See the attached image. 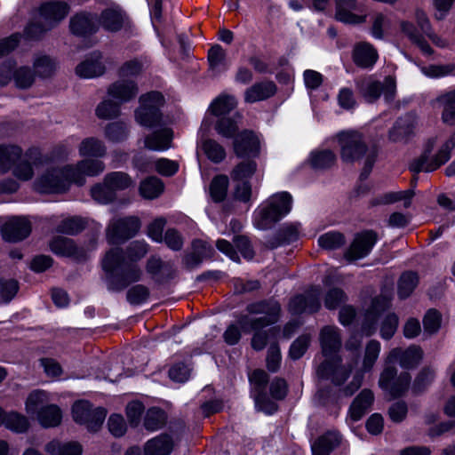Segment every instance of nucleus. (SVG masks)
<instances>
[{"label": "nucleus", "mask_w": 455, "mask_h": 455, "mask_svg": "<svg viewBox=\"0 0 455 455\" xmlns=\"http://www.w3.org/2000/svg\"><path fill=\"white\" fill-rule=\"evenodd\" d=\"M148 252V244L142 241L131 243L125 251L122 248L110 249L102 259L108 289L120 292L131 283L140 280L142 271L136 261Z\"/></svg>", "instance_id": "nucleus-1"}, {"label": "nucleus", "mask_w": 455, "mask_h": 455, "mask_svg": "<svg viewBox=\"0 0 455 455\" xmlns=\"http://www.w3.org/2000/svg\"><path fill=\"white\" fill-rule=\"evenodd\" d=\"M246 310L251 315H260L258 317L243 315L238 318V323L244 332H254L251 345L254 350L260 351L267 346L270 334L277 331L275 329H263L278 322L281 305L275 299L261 300L249 304Z\"/></svg>", "instance_id": "nucleus-2"}, {"label": "nucleus", "mask_w": 455, "mask_h": 455, "mask_svg": "<svg viewBox=\"0 0 455 455\" xmlns=\"http://www.w3.org/2000/svg\"><path fill=\"white\" fill-rule=\"evenodd\" d=\"M340 147V157L344 163H355L365 157L360 180H366L376 162L378 151L375 147L368 148L363 137L355 131L341 132L337 135Z\"/></svg>", "instance_id": "nucleus-3"}, {"label": "nucleus", "mask_w": 455, "mask_h": 455, "mask_svg": "<svg viewBox=\"0 0 455 455\" xmlns=\"http://www.w3.org/2000/svg\"><path fill=\"white\" fill-rule=\"evenodd\" d=\"M291 200V196L287 192H282L268 198L259 211V216L255 220L256 228L262 230L269 229L290 212Z\"/></svg>", "instance_id": "nucleus-4"}, {"label": "nucleus", "mask_w": 455, "mask_h": 455, "mask_svg": "<svg viewBox=\"0 0 455 455\" xmlns=\"http://www.w3.org/2000/svg\"><path fill=\"white\" fill-rule=\"evenodd\" d=\"M140 107L135 110V120L142 126L152 128L161 124L160 108L164 104V98L159 92H150L140 97Z\"/></svg>", "instance_id": "nucleus-5"}, {"label": "nucleus", "mask_w": 455, "mask_h": 455, "mask_svg": "<svg viewBox=\"0 0 455 455\" xmlns=\"http://www.w3.org/2000/svg\"><path fill=\"white\" fill-rule=\"evenodd\" d=\"M433 145L428 147L421 156L413 160L410 164V170L415 173L420 172H430L438 169L451 158V152L455 148V132L450 139L441 147L438 152L430 158Z\"/></svg>", "instance_id": "nucleus-6"}, {"label": "nucleus", "mask_w": 455, "mask_h": 455, "mask_svg": "<svg viewBox=\"0 0 455 455\" xmlns=\"http://www.w3.org/2000/svg\"><path fill=\"white\" fill-rule=\"evenodd\" d=\"M50 401L49 395L43 390L31 392L26 400L27 412L36 415L44 427H50L54 424L55 408L50 404Z\"/></svg>", "instance_id": "nucleus-7"}, {"label": "nucleus", "mask_w": 455, "mask_h": 455, "mask_svg": "<svg viewBox=\"0 0 455 455\" xmlns=\"http://www.w3.org/2000/svg\"><path fill=\"white\" fill-rule=\"evenodd\" d=\"M72 415L76 423L86 425L91 432H97L105 420L107 411L102 407L92 409L88 401L79 400L72 406Z\"/></svg>", "instance_id": "nucleus-8"}, {"label": "nucleus", "mask_w": 455, "mask_h": 455, "mask_svg": "<svg viewBox=\"0 0 455 455\" xmlns=\"http://www.w3.org/2000/svg\"><path fill=\"white\" fill-rule=\"evenodd\" d=\"M140 227V220L135 216L113 219L107 228L106 236L110 243H122L133 237Z\"/></svg>", "instance_id": "nucleus-9"}, {"label": "nucleus", "mask_w": 455, "mask_h": 455, "mask_svg": "<svg viewBox=\"0 0 455 455\" xmlns=\"http://www.w3.org/2000/svg\"><path fill=\"white\" fill-rule=\"evenodd\" d=\"M37 171L35 188L42 194L54 193L57 188L56 163L53 158L41 156L34 161Z\"/></svg>", "instance_id": "nucleus-10"}, {"label": "nucleus", "mask_w": 455, "mask_h": 455, "mask_svg": "<svg viewBox=\"0 0 455 455\" xmlns=\"http://www.w3.org/2000/svg\"><path fill=\"white\" fill-rule=\"evenodd\" d=\"M353 370L351 364H343L339 356L324 360L316 370L319 379L330 380L335 386H340L348 379Z\"/></svg>", "instance_id": "nucleus-11"}, {"label": "nucleus", "mask_w": 455, "mask_h": 455, "mask_svg": "<svg viewBox=\"0 0 455 455\" xmlns=\"http://www.w3.org/2000/svg\"><path fill=\"white\" fill-rule=\"evenodd\" d=\"M313 6L317 11H323L330 0H312ZM335 19L349 25H356L365 22L366 16L356 15L353 12L357 8L356 0H335Z\"/></svg>", "instance_id": "nucleus-12"}, {"label": "nucleus", "mask_w": 455, "mask_h": 455, "mask_svg": "<svg viewBox=\"0 0 455 455\" xmlns=\"http://www.w3.org/2000/svg\"><path fill=\"white\" fill-rule=\"evenodd\" d=\"M321 291L319 287H314L303 294L294 296L289 303V311L293 315L303 313H315L321 307L319 300Z\"/></svg>", "instance_id": "nucleus-13"}, {"label": "nucleus", "mask_w": 455, "mask_h": 455, "mask_svg": "<svg viewBox=\"0 0 455 455\" xmlns=\"http://www.w3.org/2000/svg\"><path fill=\"white\" fill-rule=\"evenodd\" d=\"M57 19V6L55 4H45L42 6L39 20L29 24L25 30L28 38H38L44 32L54 27Z\"/></svg>", "instance_id": "nucleus-14"}, {"label": "nucleus", "mask_w": 455, "mask_h": 455, "mask_svg": "<svg viewBox=\"0 0 455 455\" xmlns=\"http://www.w3.org/2000/svg\"><path fill=\"white\" fill-rule=\"evenodd\" d=\"M377 239V234L371 230L356 235L349 248L345 251V259L353 261L364 258L370 253Z\"/></svg>", "instance_id": "nucleus-15"}, {"label": "nucleus", "mask_w": 455, "mask_h": 455, "mask_svg": "<svg viewBox=\"0 0 455 455\" xmlns=\"http://www.w3.org/2000/svg\"><path fill=\"white\" fill-rule=\"evenodd\" d=\"M12 79L18 87L28 88L33 84L34 76L27 68L15 69V63L8 60L0 67V85L7 84Z\"/></svg>", "instance_id": "nucleus-16"}, {"label": "nucleus", "mask_w": 455, "mask_h": 455, "mask_svg": "<svg viewBox=\"0 0 455 455\" xmlns=\"http://www.w3.org/2000/svg\"><path fill=\"white\" fill-rule=\"evenodd\" d=\"M31 232L29 221L21 217H13L8 220L2 228L4 240L19 242L28 236Z\"/></svg>", "instance_id": "nucleus-17"}, {"label": "nucleus", "mask_w": 455, "mask_h": 455, "mask_svg": "<svg viewBox=\"0 0 455 455\" xmlns=\"http://www.w3.org/2000/svg\"><path fill=\"white\" fill-rule=\"evenodd\" d=\"M319 341L324 356H331L338 353L342 346V338L338 327L323 326L319 332Z\"/></svg>", "instance_id": "nucleus-18"}, {"label": "nucleus", "mask_w": 455, "mask_h": 455, "mask_svg": "<svg viewBox=\"0 0 455 455\" xmlns=\"http://www.w3.org/2000/svg\"><path fill=\"white\" fill-rule=\"evenodd\" d=\"M388 307L389 301L387 298L379 297L372 299L362 323V331L365 336H371L376 331L379 317Z\"/></svg>", "instance_id": "nucleus-19"}, {"label": "nucleus", "mask_w": 455, "mask_h": 455, "mask_svg": "<svg viewBox=\"0 0 455 455\" xmlns=\"http://www.w3.org/2000/svg\"><path fill=\"white\" fill-rule=\"evenodd\" d=\"M85 182L86 179L76 164H66L59 168V194L68 192L72 185L83 187Z\"/></svg>", "instance_id": "nucleus-20"}, {"label": "nucleus", "mask_w": 455, "mask_h": 455, "mask_svg": "<svg viewBox=\"0 0 455 455\" xmlns=\"http://www.w3.org/2000/svg\"><path fill=\"white\" fill-rule=\"evenodd\" d=\"M359 90L366 101L373 102L379 98L382 92H384L386 97H393L395 94V84L391 77H387L384 84L378 81L367 82L362 84Z\"/></svg>", "instance_id": "nucleus-21"}, {"label": "nucleus", "mask_w": 455, "mask_h": 455, "mask_svg": "<svg viewBox=\"0 0 455 455\" xmlns=\"http://www.w3.org/2000/svg\"><path fill=\"white\" fill-rule=\"evenodd\" d=\"M107 92L109 97L122 104L135 99L139 93V88L134 81L121 79L111 84Z\"/></svg>", "instance_id": "nucleus-22"}, {"label": "nucleus", "mask_w": 455, "mask_h": 455, "mask_svg": "<svg viewBox=\"0 0 455 455\" xmlns=\"http://www.w3.org/2000/svg\"><path fill=\"white\" fill-rule=\"evenodd\" d=\"M191 252L183 258V263L188 269L199 266L204 259H210L214 254V249L206 242L196 239L191 244Z\"/></svg>", "instance_id": "nucleus-23"}, {"label": "nucleus", "mask_w": 455, "mask_h": 455, "mask_svg": "<svg viewBox=\"0 0 455 455\" xmlns=\"http://www.w3.org/2000/svg\"><path fill=\"white\" fill-rule=\"evenodd\" d=\"M106 71L102 62V55L93 52L76 68V73L82 78H93L102 76Z\"/></svg>", "instance_id": "nucleus-24"}, {"label": "nucleus", "mask_w": 455, "mask_h": 455, "mask_svg": "<svg viewBox=\"0 0 455 455\" xmlns=\"http://www.w3.org/2000/svg\"><path fill=\"white\" fill-rule=\"evenodd\" d=\"M423 352L420 347L411 346L407 349L396 347L392 349L388 355V360L399 361L400 365L405 369H412L416 367L421 361Z\"/></svg>", "instance_id": "nucleus-25"}, {"label": "nucleus", "mask_w": 455, "mask_h": 455, "mask_svg": "<svg viewBox=\"0 0 455 455\" xmlns=\"http://www.w3.org/2000/svg\"><path fill=\"white\" fill-rule=\"evenodd\" d=\"M70 30L77 36H88L99 30L98 17L92 13H78L70 20Z\"/></svg>", "instance_id": "nucleus-26"}, {"label": "nucleus", "mask_w": 455, "mask_h": 455, "mask_svg": "<svg viewBox=\"0 0 455 455\" xmlns=\"http://www.w3.org/2000/svg\"><path fill=\"white\" fill-rule=\"evenodd\" d=\"M259 141L251 131L245 130L234 139V151L239 157L259 153Z\"/></svg>", "instance_id": "nucleus-27"}, {"label": "nucleus", "mask_w": 455, "mask_h": 455, "mask_svg": "<svg viewBox=\"0 0 455 455\" xmlns=\"http://www.w3.org/2000/svg\"><path fill=\"white\" fill-rule=\"evenodd\" d=\"M416 123V116L411 113L398 118L389 131V140L393 142L407 141L408 138L413 132Z\"/></svg>", "instance_id": "nucleus-28"}, {"label": "nucleus", "mask_w": 455, "mask_h": 455, "mask_svg": "<svg viewBox=\"0 0 455 455\" xmlns=\"http://www.w3.org/2000/svg\"><path fill=\"white\" fill-rule=\"evenodd\" d=\"M378 57L377 50L367 42H360L354 47L353 60L359 68H371L376 63Z\"/></svg>", "instance_id": "nucleus-29"}, {"label": "nucleus", "mask_w": 455, "mask_h": 455, "mask_svg": "<svg viewBox=\"0 0 455 455\" xmlns=\"http://www.w3.org/2000/svg\"><path fill=\"white\" fill-rule=\"evenodd\" d=\"M276 85L272 81H262L250 86L244 92V100L247 103H254L265 100L275 95Z\"/></svg>", "instance_id": "nucleus-30"}, {"label": "nucleus", "mask_w": 455, "mask_h": 455, "mask_svg": "<svg viewBox=\"0 0 455 455\" xmlns=\"http://www.w3.org/2000/svg\"><path fill=\"white\" fill-rule=\"evenodd\" d=\"M341 442L339 433L328 431L320 435L311 445L313 455H329Z\"/></svg>", "instance_id": "nucleus-31"}, {"label": "nucleus", "mask_w": 455, "mask_h": 455, "mask_svg": "<svg viewBox=\"0 0 455 455\" xmlns=\"http://www.w3.org/2000/svg\"><path fill=\"white\" fill-rule=\"evenodd\" d=\"M125 14L119 8H108L104 10L99 20V26L109 32L119 31L124 23Z\"/></svg>", "instance_id": "nucleus-32"}, {"label": "nucleus", "mask_w": 455, "mask_h": 455, "mask_svg": "<svg viewBox=\"0 0 455 455\" xmlns=\"http://www.w3.org/2000/svg\"><path fill=\"white\" fill-rule=\"evenodd\" d=\"M374 400V395L371 390L363 389L360 394L354 399L349 408L350 418L354 421L361 419L363 415L371 408Z\"/></svg>", "instance_id": "nucleus-33"}, {"label": "nucleus", "mask_w": 455, "mask_h": 455, "mask_svg": "<svg viewBox=\"0 0 455 455\" xmlns=\"http://www.w3.org/2000/svg\"><path fill=\"white\" fill-rule=\"evenodd\" d=\"M173 450V441L166 434L148 441L144 447L145 455H169Z\"/></svg>", "instance_id": "nucleus-34"}, {"label": "nucleus", "mask_w": 455, "mask_h": 455, "mask_svg": "<svg viewBox=\"0 0 455 455\" xmlns=\"http://www.w3.org/2000/svg\"><path fill=\"white\" fill-rule=\"evenodd\" d=\"M173 137L172 131L164 128L145 138V147L150 150H165L171 148Z\"/></svg>", "instance_id": "nucleus-35"}, {"label": "nucleus", "mask_w": 455, "mask_h": 455, "mask_svg": "<svg viewBox=\"0 0 455 455\" xmlns=\"http://www.w3.org/2000/svg\"><path fill=\"white\" fill-rule=\"evenodd\" d=\"M22 150L15 145H0V175L9 172L21 157Z\"/></svg>", "instance_id": "nucleus-36"}, {"label": "nucleus", "mask_w": 455, "mask_h": 455, "mask_svg": "<svg viewBox=\"0 0 455 455\" xmlns=\"http://www.w3.org/2000/svg\"><path fill=\"white\" fill-rule=\"evenodd\" d=\"M298 236L299 231L296 225H285L275 235L267 240L266 246L269 249H274L283 243H289L297 240Z\"/></svg>", "instance_id": "nucleus-37"}, {"label": "nucleus", "mask_w": 455, "mask_h": 455, "mask_svg": "<svg viewBox=\"0 0 455 455\" xmlns=\"http://www.w3.org/2000/svg\"><path fill=\"white\" fill-rule=\"evenodd\" d=\"M59 256L67 257L75 261H84L87 257L85 250L77 246L73 239L60 236H59Z\"/></svg>", "instance_id": "nucleus-38"}, {"label": "nucleus", "mask_w": 455, "mask_h": 455, "mask_svg": "<svg viewBox=\"0 0 455 455\" xmlns=\"http://www.w3.org/2000/svg\"><path fill=\"white\" fill-rule=\"evenodd\" d=\"M147 271L158 275L163 280L172 278L175 273L174 264L172 261H164L161 258L152 256L147 262Z\"/></svg>", "instance_id": "nucleus-39"}, {"label": "nucleus", "mask_w": 455, "mask_h": 455, "mask_svg": "<svg viewBox=\"0 0 455 455\" xmlns=\"http://www.w3.org/2000/svg\"><path fill=\"white\" fill-rule=\"evenodd\" d=\"M310 166L315 170H327L336 163V156L330 149L315 150L308 158Z\"/></svg>", "instance_id": "nucleus-40"}, {"label": "nucleus", "mask_w": 455, "mask_h": 455, "mask_svg": "<svg viewBox=\"0 0 455 455\" xmlns=\"http://www.w3.org/2000/svg\"><path fill=\"white\" fill-rule=\"evenodd\" d=\"M436 101L443 107L442 120L449 125L455 124V89L440 95Z\"/></svg>", "instance_id": "nucleus-41"}, {"label": "nucleus", "mask_w": 455, "mask_h": 455, "mask_svg": "<svg viewBox=\"0 0 455 455\" xmlns=\"http://www.w3.org/2000/svg\"><path fill=\"white\" fill-rule=\"evenodd\" d=\"M164 188L163 181L152 176L140 182L139 190L142 197L146 199H155L163 193Z\"/></svg>", "instance_id": "nucleus-42"}, {"label": "nucleus", "mask_w": 455, "mask_h": 455, "mask_svg": "<svg viewBox=\"0 0 455 455\" xmlns=\"http://www.w3.org/2000/svg\"><path fill=\"white\" fill-rule=\"evenodd\" d=\"M106 150L104 143L94 137L84 139L79 146V153L83 156L101 157Z\"/></svg>", "instance_id": "nucleus-43"}, {"label": "nucleus", "mask_w": 455, "mask_h": 455, "mask_svg": "<svg viewBox=\"0 0 455 455\" xmlns=\"http://www.w3.org/2000/svg\"><path fill=\"white\" fill-rule=\"evenodd\" d=\"M104 179L106 180V184L109 186L116 195L117 191L124 190L134 184L132 178L123 172H113L108 173Z\"/></svg>", "instance_id": "nucleus-44"}, {"label": "nucleus", "mask_w": 455, "mask_h": 455, "mask_svg": "<svg viewBox=\"0 0 455 455\" xmlns=\"http://www.w3.org/2000/svg\"><path fill=\"white\" fill-rule=\"evenodd\" d=\"M87 220L80 216H72L59 222V233L75 235L85 229Z\"/></svg>", "instance_id": "nucleus-45"}, {"label": "nucleus", "mask_w": 455, "mask_h": 455, "mask_svg": "<svg viewBox=\"0 0 455 455\" xmlns=\"http://www.w3.org/2000/svg\"><path fill=\"white\" fill-rule=\"evenodd\" d=\"M236 107L235 97L230 95H220L211 104L209 110L216 116L230 113Z\"/></svg>", "instance_id": "nucleus-46"}, {"label": "nucleus", "mask_w": 455, "mask_h": 455, "mask_svg": "<svg viewBox=\"0 0 455 455\" xmlns=\"http://www.w3.org/2000/svg\"><path fill=\"white\" fill-rule=\"evenodd\" d=\"M104 133L108 140L116 143L127 139L129 129L124 121H116L108 124Z\"/></svg>", "instance_id": "nucleus-47"}, {"label": "nucleus", "mask_w": 455, "mask_h": 455, "mask_svg": "<svg viewBox=\"0 0 455 455\" xmlns=\"http://www.w3.org/2000/svg\"><path fill=\"white\" fill-rule=\"evenodd\" d=\"M419 283L418 275L412 271H407L402 274L398 280V296L400 299L408 298Z\"/></svg>", "instance_id": "nucleus-48"}, {"label": "nucleus", "mask_w": 455, "mask_h": 455, "mask_svg": "<svg viewBox=\"0 0 455 455\" xmlns=\"http://www.w3.org/2000/svg\"><path fill=\"white\" fill-rule=\"evenodd\" d=\"M90 194L94 201L101 204L112 203L116 198V195L106 184L105 179L103 182L93 185L90 189Z\"/></svg>", "instance_id": "nucleus-49"}, {"label": "nucleus", "mask_w": 455, "mask_h": 455, "mask_svg": "<svg viewBox=\"0 0 455 455\" xmlns=\"http://www.w3.org/2000/svg\"><path fill=\"white\" fill-rule=\"evenodd\" d=\"M95 115L104 120L116 118L121 115L120 104L110 99L104 100L96 107Z\"/></svg>", "instance_id": "nucleus-50"}, {"label": "nucleus", "mask_w": 455, "mask_h": 455, "mask_svg": "<svg viewBox=\"0 0 455 455\" xmlns=\"http://www.w3.org/2000/svg\"><path fill=\"white\" fill-rule=\"evenodd\" d=\"M166 423L164 411L158 408L149 409L144 419V427L149 431H156L162 428Z\"/></svg>", "instance_id": "nucleus-51"}, {"label": "nucleus", "mask_w": 455, "mask_h": 455, "mask_svg": "<svg viewBox=\"0 0 455 455\" xmlns=\"http://www.w3.org/2000/svg\"><path fill=\"white\" fill-rule=\"evenodd\" d=\"M380 352V343L378 340H370L364 351V356L362 364V371L366 372L370 371L375 362L377 361Z\"/></svg>", "instance_id": "nucleus-52"}, {"label": "nucleus", "mask_w": 455, "mask_h": 455, "mask_svg": "<svg viewBox=\"0 0 455 455\" xmlns=\"http://www.w3.org/2000/svg\"><path fill=\"white\" fill-rule=\"evenodd\" d=\"M4 426L16 433H23L28 428V422L25 416L17 412L4 413Z\"/></svg>", "instance_id": "nucleus-53"}, {"label": "nucleus", "mask_w": 455, "mask_h": 455, "mask_svg": "<svg viewBox=\"0 0 455 455\" xmlns=\"http://www.w3.org/2000/svg\"><path fill=\"white\" fill-rule=\"evenodd\" d=\"M346 243L345 236L339 232H328L318 238V244L324 250H337Z\"/></svg>", "instance_id": "nucleus-54"}, {"label": "nucleus", "mask_w": 455, "mask_h": 455, "mask_svg": "<svg viewBox=\"0 0 455 455\" xmlns=\"http://www.w3.org/2000/svg\"><path fill=\"white\" fill-rule=\"evenodd\" d=\"M256 169L257 164L254 161H243L233 169L231 178L234 181L243 182L244 180L251 178L255 173Z\"/></svg>", "instance_id": "nucleus-55"}, {"label": "nucleus", "mask_w": 455, "mask_h": 455, "mask_svg": "<svg viewBox=\"0 0 455 455\" xmlns=\"http://www.w3.org/2000/svg\"><path fill=\"white\" fill-rule=\"evenodd\" d=\"M228 178L225 175L215 177L210 185L211 196L215 202H222L227 196Z\"/></svg>", "instance_id": "nucleus-56"}, {"label": "nucleus", "mask_w": 455, "mask_h": 455, "mask_svg": "<svg viewBox=\"0 0 455 455\" xmlns=\"http://www.w3.org/2000/svg\"><path fill=\"white\" fill-rule=\"evenodd\" d=\"M80 172L86 179V176L93 177L101 173L105 169V164L100 160L84 159L76 163Z\"/></svg>", "instance_id": "nucleus-57"}, {"label": "nucleus", "mask_w": 455, "mask_h": 455, "mask_svg": "<svg viewBox=\"0 0 455 455\" xmlns=\"http://www.w3.org/2000/svg\"><path fill=\"white\" fill-rule=\"evenodd\" d=\"M415 192L412 189L404 191L390 192L384 195L378 202V204H389L398 201L403 200V205L405 208L411 206V198L414 196Z\"/></svg>", "instance_id": "nucleus-58"}, {"label": "nucleus", "mask_w": 455, "mask_h": 455, "mask_svg": "<svg viewBox=\"0 0 455 455\" xmlns=\"http://www.w3.org/2000/svg\"><path fill=\"white\" fill-rule=\"evenodd\" d=\"M435 371L429 367L423 368L414 379L412 391L414 393L423 392L434 380Z\"/></svg>", "instance_id": "nucleus-59"}, {"label": "nucleus", "mask_w": 455, "mask_h": 455, "mask_svg": "<svg viewBox=\"0 0 455 455\" xmlns=\"http://www.w3.org/2000/svg\"><path fill=\"white\" fill-rule=\"evenodd\" d=\"M217 132L228 139L233 138L238 131V125L233 118L220 117L215 124Z\"/></svg>", "instance_id": "nucleus-60"}, {"label": "nucleus", "mask_w": 455, "mask_h": 455, "mask_svg": "<svg viewBox=\"0 0 455 455\" xmlns=\"http://www.w3.org/2000/svg\"><path fill=\"white\" fill-rule=\"evenodd\" d=\"M411 377L408 372H402L387 389L392 397L403 395L408 389Z\"/></svg>", "instance_id": "nucleus-61"}, {"label": "nucleus", "mask_w": 455, "mask_h": 455, "mask_svg": "<svg viewBox=\"0 0 455 455\" xmlns=\"http://www.w3.org/2000/svg\"><path fill=\"white\" fill-rule=\"evenodd\" d=\"M149 297V290L147 286L137 284L131 287L126 293V299L132 305H140Z\"/></svg>", "instance_id": "nucleus-62"}, {"label": "nucleus", "mask_w": 455, "mask_h": 455, "mask_svg": "<svg viewBox=\"0 0 455 455\" xmlns=\"http://www.w3.org/2000/svg\"><path fill=\"white\" fill-rule=\"evenodd\" d=\"M203 148L208 158L211 159L212 162L220 163L226 156L225 149L220 144H219L215 140H205L203 145Z\"/></svg>", "instance_id": "nucleus-63"}, {"label": "nucleus", "mask_w": 455, "mask_h": 455, "mask_svg": "<svg viewBox=\"0 0 455 455\" xmlns=\"http://www.w3.org/2000/svg\"><path fill=\"white\" fill-rule=\"evenodd\" d=\"M311 337L307 334L298 337L291 345L289 355L292 360L299 359L307 350Z\"/></svg>", "instance_id": "nucleus-64"}]
</instances>
